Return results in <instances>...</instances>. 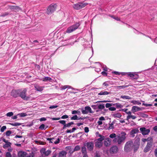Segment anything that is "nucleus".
Instances as JSON below:
<instances>
[{"label": "nucleus", "mask_w": 157, "mask_h": 157, "mask_svg": "<svg viewBox=\"0 0 157 157\" xmlns=\"http://www.w3.org/2000/svg\"><path fill=\"white\" fill-rule=\"evenodd\" d=\"M19 96L23 99L25 100H28L30 98L29 96H26L27 90L24 89L23 90H19Z\"/></svg>", "instance_id": "obj_3"}, {"label": "nucleus", "mask_w": 157, "mask_h": 157, "mask_svg": "<svg viewBox=\"0 0 157 157\" xmlns=\"http://www.w3.org/2000/svg\"><path fill=\"white\" fill-rule=\"evenodd\" d=\"M120 98L126 99H130L131 98L130 97L128 96H121Z\"/></svg>", "instance_id": "obj_36"}, {"label": "nucleus", "mask_w": 157, "mask_h": 157, "mask_svg": "<svg viewBox=\"0 0 157 157\" xmlns=\"http://www.w3.org/2000/svg\"><path fill=\"white\" fill-rule=\"evenodd\" d=\"M142 141L144 143H145L146 141L147 142H151L153 141V139L152 137H148L147 138H142L141 139Z\"/></svg>", "instance_id": "obj_17"}, {"label": "nucleus", "mask_w": 157, "mask_h": 157, "mask_svg": "<svg viewBox=\"0 0 157 157\" xmlns=\"http://www.w3.org/2000/svg\"><path fill=\"white\" fill-rule=\"evenodd\" d=\"M103 144L102 142H99L97 141L95 144L96 147L100 148L102 147Z\"/></svg>", "instance_id": "obj_23"}, {"label": "nucleus", "mask_w": 157, "mask_h": 157, "mask_svg": "<svg viewBox=\"0 0 157 157\" xmlns=\"http://www.w3.org/2000/svg\"><path fill=\"white\" fill-rule=\"evenodd\" d=\"M13 115V113L12 112H10L7 113L6 115L7 117H11Z\"/></svg>", "instance_id": "obj_48"}, {"label": "nucleus", "mask_w": 157, "mask_h": 157, "mask_svg": "<svg viewBox=\"0 0 157 157\" xmlns=\"http://www.w3.org/2000/svg\"><path fill=\"white\" fill-rule=\"evenodd\" d=\"M68 117V116L67 115H64L62 116L61 117L62 119H66Z\"/></svg>", "instance_id": "obj_59"}, {"label": "nucleus", "mask_w": 157, "mask_h": 157, "mask_svg": "<svg viewBox=\"0 0 157 157\" xmlns=\"http://www.w3.org/2000/svg\"><path fill=\"white\" fill-rule=\"evenodd\" d=\"M131 102L134 105H140L141 103L139 101H131Z\"/></svg>", "instance_id": "obj_33"}, {"label": "nucleus", "mask_w": 157, "mask_h": 157, "mask_svg": "<svg viewBox=\"0 0 157 157\" xmlns=\"http://www.w3.org/2000/svg\"><path fill=\"white\" fill-rule=\"evenodd\" d=\"M11 144V143L8 142L6 143L5 144H4L3 146V147L4 148L6 149L7 148L9 147H10Z\"/></svg>", "instance_id": "obj_26"}, {"label": "nucleus", "mask_w": 157, "mask_h": 157, "mask_svg": "<svg viewBox=\"0 0 157 157\" xmlns=\"http://www.w3.org/2000/svg\"><path fill=\"white\" fill-rule=\"evenodd\" d=\"M27 154L25 152L20 151L18 154V157H26Z\"/></svg>", "instance_id": "obj_19"}, {"label": "nucleus", "mask_w": 157, "mask_h": 157, "mask_svg": "<svg viewBox=\"0 0 157 157\" xmlns=\"http://www.w3.org/2000/svg\"><path fill=\"white\" fill-rule=\"evenodd\" d=\"M52 80V78L49 77H46L43 78L42 80L44 82H46L48 81H50Z\"/></svg>", "instance_id": "obj_34"}, {"label": "nucleus", "mask_w": 157, "mask_h": 157, "mask_svg": "<svg viewBox=\"0 0 157 157\" xmlns=\"http://www.w3.org/2000/svg\"><path fill=\"white\" fill-rule=\"evenodd\" d=\"M121 135V136H118L114 139L113 142L114 143L120 144L124 141L126 138V133L124 132H122Z\"/></svg>", "instance_id": "obj_2"}, {"label": "nucleus", "mask_w": 157, "mask_h": 157, "mask_svg": "<svg viewBox=\"0 0 157 157\" xmlns=\"http://www.w3.org/2000/svg\"><path fill=\"white\" fill-rule=\"evenodd\" d=\"M46 120V119L44 117H42L40 119V121H44Z\"/></svg>", "instance_id": "obj_60"}, {"label": "nucleus", "mask_w": 157, "mask_h": 157, "mask_svg": "<svg viewBox=\"0 0 157 157\" xmlns=\"http://www.w3.org/2000/svg\"><path fill=\"white\" fill-rule=\"evenodd\" d=\"M47 140H48L49 141V143H54V141H55L54 140L55 139L54 138H47Z\"/></svg>", "instance_id": "obj_38"}, {"label": "nucleus", "mask_w": 157, "mask_h": 157, "mask_svg": "<svg viewBox=\"0 0 157 157\" xmlns=\"http://www.w3.org/2000/svg\"><path fill=\"white\" fill-rule=\"evenodd\" d=\"M125 74H127L128 76H130L132 79H137L139 77L138 75L135 73L128 72L126 73Z\"/></svg>", "instance_id": "obj_10"}, {"label": "nucleus", "mask_w": 157, "mask_h": 157, "mask_svg": "<svg viewBox=\"0 0 157 157\" xmlns=\"http://www.w3.org/2000/svg\"><path fill=\"white\" fill-rule=\"evenodd\" d=\"M140 140L137 139L135 140L134 143L132 140L127 142L124 146V150L126 152L131 151L133 149V152L135 153L138 149L140 145Z\"/></svg>", "instance_id": "obj_1"}, {"label": "nucleus", "mask_w": 157, "mask_h": 157, "mask_svg": "<svg viewBox=\"0 0 157 157\" xmlns=\"http://www.w3.org/2000/svg\"><path fill=\"white\" fill-rule=\"evenodd\" d=\"M57 6L56 4H52L47 9V13L48 14H50L53 13L56 10Z\"/></svg>", "instance_id": "obj_4"}, {"label": "nucleus", "mask_w": 157, "mask_h": 157, "mask_svg": "<svg viewBox=\"0 0 157 157\" xmlns=\"http://www.w3.org/2000/svg\"><path fill=\"white\" fill-rule=\"evenodd\" d=\"M128 86H115V89L118 90H120L122 89H124Z\"/></svg>", "instance_id": "obj_24"}, {"label": "nucleus", "mask_w": 157, "mask_h": 157, "mask_svg": "<svg viewBox=\"0 0 157 157\" xmlns=\"http://www.w3.org/2000/svg\"><path fill=\"white\" fill-rule=\"evenodd\" d=\"M154 154L156 157H157V148L154 150Z\"/></svg>", "instance_id": "obj_62"}, {"label": "nucleus", "mask_w": 157, "mask_h": 157, "mask_svg": "<svg viewBox=\"0 0 157 157\" xmlns=\"http://www.w3.org/2000/svg\"><path fill=\"white\" fill-rule=\"evenodd\" d=\"M59 123L63 124V125H65L66 124V121L64 120H60L58 121Z\"/></svg>", "instance_id": "obj_50"}, {"label": "nucleus", "mask_w": 157, "mask_h": 157, "mask_svg": "<svg viewBox=\"0 0 157 157\" xmlns=\"http://www.w3.org/2000/svg\"><path fill=\"white\" fill-rule=\"evenodd\" d=\"M87 5L86 3H79L74 4L73 6V7L76 10H79L81 9Z\"/></svg>", "instance_id": "obj_6"}, {"label": "nucleus", "mask_w": 157, "mask_h": 157, "mask_svg": "<svg viewBox=\"0 0 157 157\" xmlns=\"http://www.w3.org/2000/svg\"><path fill=\"white\" fill-rule=\"evenodd\" d=\"M101 74L102 75H104V76H106L107 75V73L105 71H102Z\"/></svg>", "instance_id": "obj_63"}, {"label": "nucleus", "mask_w": 157, "mask_h": 157, "mask_svg": "<svg viewBox=\"0 0 157 157\" xmlns=\"http://www.w3.org/2000/svg\"><path fill=\"white\" fill-rule=\"evenodd\" d=\"M88 150L90 151H92L93 150L94 147V143L92 141L88 142L85 144Z\"/></svg>", "instance_id": "obj_8"}, {"label": "nucleus", "mask_w": 157, "mask_h": 157, "mask_svg": "<svg viewBox=\"0 0 157 157\" xmlns=\"http://www.w3.org/2000/svg\"><path fill=\"white\" fill-rule=\"evenodd\" d=\"M8 14H9V13L8 12L5 13H4L2 14L1 15V16L2 17H4L8 15Z\"/></svg>", "instance_id": "obj_54"}, {"label": "nucleus", "mask_w": 157, "mask_h": 157, "mask_svg": "<svg viewBox=\"0 0 157 157\" xmlns=\"http://www.w3.org/2000/svg\"><path fill=\"white\" fill-rule=\"evenodd\" d=\"M6 128V126H3L1 129V131L2 132H3L5 130Z\"/></svg>", "instance_id": "obj_46"}, {"label": "nucleus", "mask_w": 157, "mask_h": 157, "mask_svg": "<svg viewBox=\"0 0 157 157\" xmlns=\"http://www.w3.org/2000/svg\"><path fill=\"white\" fill-rule=\"evenodd\" d=\"M115 105L116 106L117 108H121L123 107V106L119 103H117L115 104Z\"/></svg>", "instance_id": "obj_40"}, {"label": "nucleus", "mask_w": 157, "mask_h": 157, "mask_svg": "<svg viewBox=\"0 0 157 157\" xmlns=\"http://www.w3.org/2000/svg\"><path fill=\"white\" fill-rule=\"evenodd\" d=\"M58 107L57 105H52L51 106L49 107L50 109H54L57 108Z\"/></svg>", "instance_id": "obj_61"}, {"label": "nucleus", "mask_w": 157, "mask_h": 157, "mask_svg": "<svg viewBox=\"0 0 157 157\" xmlns=\"http://www.w3.org/2000/svg\"><path fill=\"white\" fill-rule=\"evenodd\" d=\"M109 110H110L111 111H115L116 110V109L114 107H109Z\"/></svg>", "instance_id": "obj_57"}, {"label": "nucleus", "mask_w": 157, "mask_h": 157, "mask_svg": "<svg viewBox=\"0 0 157 157\" xmlns=\"http://www.w3.org/2000/svg\"><path fill=\"white\" fill-rule=\"evenodd\" d=\"M17 115L19 116L20 117H22L25 116L26 115V114L25 113H22L18 114Z\"/></svg>", "instance_id": "obj_42"}, {"label": "nucleus", "mask_w": 157, "mask_h": 157, "mask_svg": "<svg viewBox=\"0 0 157 157\" xmlns=\"http://www.w3.org/2000/svg\"><path fill=\"white\" fill-rule=\"evenodd\" d=\"M114 122H113L111 124H109V127L108 128V129H113L114 128V127L113 126L114 124Z\"/></svg>", "instance_id": "obj_32"}, {"label": "nucleus", "mask_w": 157, "mask_h": 157, "mask_svg": "<svg viewBox=\"0 0 157 157\" xmlns=\"http://www.w3.org/2000/svg\"><path fill=\"white\" fill-rule=\"evenodd\" d=\"M6 157H12L11 155L10 152H7L6 154Z\"/></svg>", "instance_id": "obj_49"}, {"label": "nucleus", "mask_w": 157, "mask_h": 157, "mask_svg": "<svg viewBox=\"0 0 157 157\" xmlns=\"http://www.w3.org/2000/svg\"><path fill=\"white\" fill-rule=\"evenodd\" d=\"M39 129L43 130H45L46 129L45 128V125L44 124H41L39 127Z\"/></svg>", "instance_id": "obj_39"}, {"label": "nucleus", "mask_w": 157, "mask_h": 157, "mask_svg": "<svg viewBox=\"0 0 157 157\" xmlns=\"http://www.w3.org/2000/svg\"><path fill=\"white\" fill-rule=\"evenodd\" d=\"M110 93L106 91H101L98 94V95H106L109 94Z\"/></svg>", "instance_id": "obj_25"}, {"label": "nucleus", "mask_w": 157, "mask_h": 157, "mask_svg": "<svg viewBox=\"0 0 157 157\" xmlns=\"http://www.w3.org/2000/svg\"><path fill=\"white\" fill-rule=\"evenodd\" d=\"M60 141V139L59 138H58L57 140L54 141V143L55 144H59V143Z\"/></svg>", "instance_id": "obj_51"}, {"label": "nucleus", "mask_w": 157, "mask_h": 157, "mask_svg": "<svg viewBox=\"0 0 157 157\" xmlns=\"http://www.w3.org/2000/svg\"><path fill=\"white\" fill-rule=\"evenodd\" d=\"M143 109V108H140L137 106H134L132 107V111L134 113L139 111L142 110Z\"/></svg>", "instance_id": "obj_16"}, {"label": "nucleus", "mask_w": 157, "mask_h": 157, "mask_svg": "<svg viewBox=\"0 0 157 157\" xmlns=\"http://www.w3.org/2000/svg\"><path fill=\"white\" fill-rule=\"evenodd\" d=\"M81 151L82 153L84 154V155L87 154L86 149V147L84 146L82 147Z\"/></svg>", "instance_id": "obj_27"}, {"label": "nucleus", "mask_w": 157, "mask_h": 157, "mask_svg": "<svg viewBox=\"0 0 157 157\" xmlns=\"http://www.w3.org/2000/svg\"><path fill=\"white\" fill-rule=\"evenodd\" d=\"M98 109H103L105 108V104H98Z\"/></svg>", "instance_id": "obj_28"}, {"label": "nucleus", "mask_w": 157, "mask_h": 157, "mask_svg": "<svg viewBox=\"0 0 157 157\" xmlns=\"http://www.w3.org/2000/svg\"><path fill=\"white\" fill-rule=\"evenodd\" d=\"M12 133L11 131L8 130L6 131V135L7 136H9Z\"/></svg>", "instance_id": "obj_44"}, {"label": "nucleus", "mask_w": 157, "mask_h": 157, "mask_svg": "<svg viewBox=\"0 0 157 157\" xmlns=\"http://www.w3.org/2000/svg\"><path fill=\"white\" fill-rule=\"evenodd\" d=\"M85 132L86 133H87L89 132V128L87 127H85L84 128Z\"/></svg>", "instance_id": "obj_55"}, {"label": "nucleus", "mask_w": 157, "mask_h": 157, "mask_svg": "<svg viewBox=\"0 0 157 157\" xmlns=\"http://www.w3.org/2000/svg\"><path fill=\"white\" fill-rule=\"evenodd\" d=\"M139 130L137 129H132L130 132V135L132 137H134L135 136L134 134L137 133Z\"/></svg>", "instance_id": "obj_20"}, {"label": "nucleus", "mask_w": 157, "mask_h": 157, "mask_svg": "<svg viewBox=\"0 0 157 157\" xmlns=\"http://www.w3.org/2000/svg\"><path fill=\"white\" fill-rule=\"evenodd\" d=\"M103 85L105 86H109V83L107 82H105L103 83Z\"/></svg>", "instance_id": "obj_58"}, {"label": "nucleus", "mask_w": 157, "mask_h": 157, "mask_svg": "<svg viewBox=\"0 0 157 157\" xmlns=\"http://www.w3.org/2000/svg\"><path fill=\"white\" fill-rule=\"evenodd\" d=\"M61 88L62 90H65V89H66L67 88V85H65V86H61Z\"/></svg>", "instance_id": "obj_64"}, {"label": "nucleus", "mask_w": 157, "mask_h": 157, "mask_svg": "<svg viewBox=\"0 0 157 157\" xmlns=\"http://www.w3.org/2000/svg\"><path fill=\"white\" fill-rule=\"evenodd\" d=\"M74 124V123L73 122H71L66 124L67 127H69L71 125Z\"/></svg>", "instance_id": "obj_45"}, {"label": "nucleus", "mask_w": 157, "mask_h": 157, "mask_svg": "<svg viewBox=\"0 0 157 157\" xmlns=\"http://www.w3.org/2000/svg\"><path fill=\"white\" fill-rule=\"evenodd\" d=\"M112 106V105L111 104L107 103L105 104V107L106 108H109Z\"/></svg>", "instance_id": "obj_56"}, {"label": "nucleus", "mask_w": 157, "mask_h": 157, "mask_svg": "<svg viewBox=\"0 0 157 157\" xmlns=\"http://www.w3.org/2000/svg\"><path fill=\"white\" fill-rule=\"evenodd\" d=\"M71 113L73 114H77L78 115H80L81 114L80 111L79 110H73L72 111Z\"/></svg>", "instance_id": "obj_29"}, {"label": "nucleus", "mask_w": 157, "mask_h": 157, "mask_svg": "<svg viewBox=\"0 0 157 157\" xmlns=\"http://www.w3.org/2000/svg\"><path fill=\"white\" fill-rule=\"evenodd\" d=\"M112 116L114 118H116L121 117L122 115L120 113H115L112 114Z\"/></svg>", "instance_id": "obj_21"}, {"label": "nucleus", "mask_w": 157, "mask_h": 157, "mask_svg": "<svg viewBox=\"0 0 157 157\" xmlns=\"http://www.w3.org/2000/svg\"><path fill=\"white\" fill-rule=\"evenodd\" d=\"M98 104L94 105H91V107L94 109H98Z\"/></svg>", "instance_id": "obj_47"}, {"label": "nucleus", "mask_w": 157, "mask_h": 157, "mask_svg": "<svg viewBox=\"0 0 157 157\" xmlns=\"http://www.w3.org/2000/svg\"><path fill=\"white\" fill-rule=\"evenodd\" d=\"M78 117L77 115H75L74 116L71 117V120H79L80 118L78 119ZM80 119H82L81 118H80Z\"/></svg>", "instance_id": "obj_37"}, {"label": "nucleus", "mask_w": 157, "mask_h": 157, "mask_svg": "<svg viewBox=\"0 0 157 157\" xmlns=\"http://www.w3.org/2000/svg\"><path fill=\"white\" fill-rule=\"evenodd\" d=\"M34 87L35 90L39 91H41L43 90V87L37 85H35Z\"/></svg>", "instance_id": "obj_22"}, {"label": "nucleus", "mask_w": 157, "mask_h": 157, "mask_svg": "<svg viewBox=\"0 0 157 157\" xmlns=\"http://www.w3.org/2000/svg\"><path fill=\"white\" fill-rule=\"evenodd\" d=\"M9 124L12 126H19L21 125V124L19 123L15 122L14 123H10Z\"/></svg>", "instance_id": "obj_35"}, {"label": "nucleus", "mask_w": 157, "mask_h": 157, "mask_svg": "<svg viewBox=\"0 0 157 157\" xmlns=\"http://www.w3.org/2000/svg\"><path fill=\"white\" fill-rule=\"evenodd\" d=\"M81 110L82 113L84 114H87L89 113H93L91 108L89 106H86L84 108H82Z\"/></svg>", "instance_id": "obj_7"}, {"label": "nucleus", "mask_w": 157, "mask_h": 157, "mask_svg": "<svg viewBox=\"0 0 157 157\" xmlns=\"http://www.w3.org/2000/svg\"><path fill=\"white\" fill-rule=\"evenodd\" d=\"M118 151V147L117 146H113L110 148V152L111 154H115Z\"/></svg>", "instance_id": "obj_13"}, {"label": "nucleus", "mask_w": 157, "mask_h": 157, "mask_svg": "<svg viewBox=\"0 0 157 157\" xmlns=\"http://www.w3.org/2000/svg\"><path fill=\"white\" fill-rule=\"evenodd\" d=\"M142 105L146 106H152V104H148L146 103H143Z\"/></svg>", "instance_id": "obj_53"}, {"label": "nucleus", "mask_w": 157, "mask_h": 157, "mask_svg": "<svg viewBox=\"0 0 157 157\" xmlns=\"http://www.w3.org/2000/svg\"><path fill=\"white\" fill-rule=\"evenodd\" d=\"M80 149V147L79 145H77L75 147L74 149V151H77L79 150Z\"/></svg>", "instance_id": "obj_43"}, {"label": "nucleus", "mask_w": 157, "mask_h": 157, "mask_svg": "<svg viewBox=\"0 0 157 157\" xmlns=\"http://www.w3.org/2000/svg\"><path fill=\"white\" fill-rule=\"evenodd\" d=\"M131 118H132V119H135L136 118V117L133 115H128L127 117L126 120H128Z\"/></svg>", "instance_id": "obj_30"}, {"label": "nucleus", "mask_w": 157, "mask_h": 157, "mask_svg": "<svg viewBox=\"0 0 157 157\" xmlns=\"http://www.w3.org/2000/svg\"><path fill=\"white\" fill-rule=\"evenodd\" d=\"M67 152L64 151H60L58 157H66Z\"/></svg>", "instance_id": "obj_18"}, {"label": "nucleus", "mask_w": 157, "mask_h": 157, "mask_svg": "<svg viewBox=\"0 0 157 157\" xmlns=\"http://www.w3.org/2000/svg\"><path fill=\"white\" fill-rule=\"evenodd\" d=\"M140 130L143 135H148L150 132V130L149 129H146L144 127L141 128Z\"/></svg>", "instance_id": "obj_12"}, {"label": "nucleus", "mask_w": 157, "mask_h": 157, "mask_svg": "<svg viewBox=\"0 0 157 157\" xmlns=\"http://www.w3.org/2000/svg\"><path fill=\"white\" fill-rule=\"evenodd\" d=\"M109 137L110 138H115L116 137V134L115 133H113L111 134L109 136Z\"/></svg>", "instance_id": "obj_41"}, {"label": "nucleus", "mask_w": 157, "mask_h": 157, "mask_svg": "<svg viewBox=\"0 0 157 157\" xmlns=\"http://www.w3.org/2000/svg\"><path fill=\"white\" fill-rule=\"evenodd\" d=\"M19 90H13L12 91L11 95L14 98H16L19 95Z\"/></svg>", "instance_id": "obj_15"}, {"label": "nucleus", "mask_w": 157, "mask_h": 157, "mask_svg": "<svg viewBox=\"0 0 157 157\" xmlns=\"http://www.w3.org/2000/svg\"><path fill=\"white\" fill-rule=\"evenodd\" d=\"M99 136L100 137L97 139V140L98 141L102 142L103 140H104L105 139V137L101 135H99Z\"/></svg>", "instance_id": "obj_31"}, {"label": "nucleus", "mask_w": 157, "mask_h": 157, "mask_svg": "<svg viewBox=\"0 0 157 157\" xmlns=\"http://www.w3.org/2000/svg\"><path fill=\"white\" fill-rule=\"evenodd\" d=\"M153 141L151 142H147L146 147L144 149V151L145 152H147L150 151L152 147Z\"/></svg>", "instance_id": "obj_9"}, {"label": "nucleus", "mask_w": 157, "mask_h": 157, "mask_svg": "<svg viewBox=\"0 0 157 157\" xmlns=\"http://www.w3.org/2000/svg\"><path fill=\"white\" fill-rule=\"evenodd\" d=\"M111 17L113 18L115 20L117 21H120V19L119 18L117 17H114V16H111Z\"/></svg>", "instance_id": "obj_52"}, {"label": "nucleus", "mask_w": 157, "mask_h": 157, "mask_svg": "<svg viewBox=\"0 0 157 157\" xmlns=\"http://www.w3.org/2000/svg\"><path fill=\"white\" fill-rule=\"evenodd\" d=\"M111 139L109 138H105L104 141V145L106 147L109 146L111 144Z\"/></svg>", "instance_id": "obj_14"}, {"label": "nucleus", "mask_w": 157, "mask_h": 157, "mask_svg": "<svg viewBox=\"0 0 157 157\" xmlns=\"http://www.w3.org/2000/svg\"><path fill=\"white\" fill-rule=\"evenodd\" d=\"M80 24L77 23L73 25L70 26L67 29L66 32L68 33H71L77 29L79 26Z\"/></svg>", "instance_id": "obj_5"}, {"label": "nucleus", "mask_w": 157, "mask_h": 157, "mask_svg": "<svg viewBox=\"0 0 157 157\" xmlns=\"http://www.w3.org/2000/svg\"><path fill=\"white\" fill-rule=\"evenodd\" d=\"M52 151L50 150H48L47 151H46V149L44 148H41L40 150V152L41 154L44 155L45 156H48L50 155Z\"/></svg>", "instance_id": "obj_11"}]
</instances>
